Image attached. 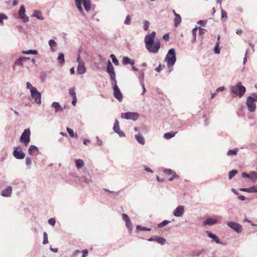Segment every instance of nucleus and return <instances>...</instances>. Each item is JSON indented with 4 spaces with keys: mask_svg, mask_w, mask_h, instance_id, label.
I'll return each mask as SVG.
<instances>
[{
    "mask_svg": "<svg viewBox=\"0 0 257 257\" xmlns=\"http://www.w3.org/2000/svg\"><path fill=\"white\" fill-rule=\"evenodd\" d=\"M155 241L161 245H164L166 241V240L165 238L159 236H155Z\"/></svg>",
    "mask_w": 257,
    "mask_h": 257,
    "instance_id": "cd10ccee",
    "label": "nucleus"
},
{
    "mask_svg": "<svg viewBox=\"0 0 257 257\" xmlns=\"http://www.w3.org/2000/svg\"><path fill=\"white\" fill-rule=\"evenodd\" d=\"M111 83L113 90V94L114 97L117 99L119 102H121L123 99V95L117 85L116 80L111 81Z\"/></svg>",
    "mask_w": 257,
    "mask_h": 257,
    "instance_id": "39448f33",
    "label": "nucleus"
},
{
    "mask_svg": "<svg viewBox=\"0 0 257 257\" xmlns=\"http://www.w3.org/2000/svg\"><path fill=\"white\" fill-rule=\"evenodd\" d=\"M52 106L55 108V111L56 112H61L65 108V106H64V107H62L60 104L56 101L52 103Z\"/></svg>",
    "mask_w": 257,
    "mask_h": 257,
    "instance_id": "4be33fe9",
    "label": "nucleus"
},
{
    "mask_svg": "<svg viewBox=\"0 0 257 257\" xmlns=\"http://www.w3.org/2000/svg\"><path fill=\"white\" fill-rule=\"evenodd\" d=\"M227 224L237 233H240L242 231V227L238 223L232 221H229L227 223Z\"/></svg>",
    "mask_w": 257,
    "mask_h": 257,
    "instance_id": "f8f14e48",
    "label": "nucleus"
},
{
    "mask_svg": "<svg viewBox=\"0 0 257 257\" xmlns=\"http://www.w3.org/2000/svg\"><path fill=\"white\" fill-rule=\"evenodd\" d=\"M225 89V87L224 86H220L216 89V92L218 93L219 92H221L224 91Z\"/></svg>",
    "mask_w": 257,
    "mask_h": 257,
    "instance_id": "052dcab7",
    "label": "nucleus"
},
{
    "mask_svg": "<svg viewBox=\"0 0 257 257\" xmlns=\"http://www.w3.org/2000/svg\"><path fill=\"white\" fill-rule=\"evenodd\" d=\"M29 60V58L28 57H20L19 59H17V65H22L23 63L26 62V61Z\"/></svg>",
    "mask_w": 257,
    "mask_h": 257,
    "instance_id": "473e14b6",
    "label": "nucleus"
},
{
    "mask_svg": "<svg viewBox=\"0 0 257 257\" xmlns=\"http://www.w3.org/2000/svg\"><path fill=\"white\" fill-rule=\"evenodd\" d=\"M113 130L116 134H117L119 136V137H120V138L125 137V135L123 131L120 130L119 125V122L117 119H116L115 120V122H114V125L113 126Z\"/></svg>",
    "mask_w": 257,
    "mask_h": 257,
    "instance_id": "ddd939ff",
    "label": "nucleus"
},
{
    "mask_svg": "<svg viewBox=\"0 0 257 257\" xmlns=\"http://www.w3.org/2000/svg\"><path fill=\"white\" fill-rule=\"evenodd\" d=\"M75 163L76 167L78 170L82 168L84 165L83 161L80 159H76L75 160Z\"/></svg>",
    "mask_w": 257,
    "mask_h": 257,
    "instance_id": "a878e982",
    "label": "nucleus"
},
{
    "mask_svg": "<svg viewBox=\"0 0 257 257\" xmlns=\"http://www.w3.org/2000/svg\"><path fill=\"white\" fill-rule=\"evenodd\" d=\"M240 190L248 193H257V186H253L248 188H241Z\"/></svg>",
    "mask_w": 257,
    "mask_h": 257,
    "instance_id": "412c9836",
    "label": "nucleus"
},
{
    "mask_svg": "<svg viewBox=\"0 0 257 257\" xmlns=\"http://www.w3.org/2000/svg\"><path fill=\"white\" fill-rule=\"evenodd\" d=\"M69 94L72 96L73 98L76 97V94L75 92V89L74 88H71L69 89Z\"/></svg>",
    "mask_w": 257,
    "mask_h": 257,
    "instance_id": "09e8293b",
    "label": "nucleus"
},
{
    "mask_svg": "<svg viewBox=\"0 0 257 257\" xmlns=\"http://www.w3.org/2000/svg\"><path fill=\"white\" fill-rule=\"evenodd\" d=\"M8 18L5 15L3 14H0V24H2L3 23V20L4 19L6 20Z\"/></svg>",
    "mask_w": 257,
    "mask_h": 257,
    "instance_id": "13d9d810",
    "label": "nucleus"
},
{
    "mask_svg": "<svg viewBox=\"0 0 257 257\" xmlns=\"http://www.w3.org/2000/svg\"><path fill=\"white\" fill-rule=\"evenodd\" d=\"M256 101L253 99L251 97H247L246 98V105L248 110L250 112H254L256 109Z\"/></svg>",
    "mask_w": 257,
    "mask_h": 257,
    "instance_id": "1a4fd4ad",
    "label": "nucleus"
},
{
    "mask_svg": "<svg viewBox=\"0 0 257 257\" xmlns=\"http://www.w3.org/2000/svg\"><path fill=\"white\" fill-rule=\"evenodd\" d=\"M22 53L27 55H37L38 54V52L36 50H29L27 51H23Z\"/></svg>",
    "mask_w": 257,
    "mask_h": 257,
    "instance_id": "2f4dec72",
    "label": "nucleus"
},
{
    "mask_svg": "<svg viewBox=\"0 0 257 257\" xmlns=\"http://www.w3.org/2000/svg\"><path fill=\"white\" fill-rule=\"evenodd\" d=\"M25 156V154L22 151L21 148L17 147V159H24Z\"/></svg>",
    "mask_w": 257,
    "mask_h": 257,
    "instance_id": "c756f323",
    "label": "nucleus"
},
{
    "mask_svg": "<svg viewBox=\"0 0 257 257\" xmlns=\"http://www.w3.org/2000/svg\"><path fill=\"white\" fill-rule=\"evenodd\" d=\"M32 17H35L40 20H44V17L42 16V13L39 11L35 10L33 12V14H32Z\"/></svg>",
    "mask_w": 257,
    "mask_h": 257,
    "instance_id": "bb28decb",
    "label": "nucleus"
},
{
    "mask_svg": "<svg viewBox=\"0 0 257 257\" xmlns=\"http://www.w3.org/2000/svg\"><path fill=\"white\" fill-rule=\"evenodd\" d=\"M250 178L249 179L253 182L255 183L257 180V172L255 171H252L250 172Z\"/></svg>",
    "mask_w": 257,
    "mask_h": 257,
    "instance_id": "c85d7f7f",
    "label": "nucleus"
},
{
    "mask_svg": "<svg viewBox=\"0 0 257 257\" xmlns=\"http://www.w3.org/2000/svg\"><path fill=\"white\" fill-rule=\"evenodd\" d=\"M206 233L207 234V235L211 238H212L213 241L217 244H221L223 245H224V243H223L219 238V237L216 235L215 234H213L211 232L209 231H206Z\"/></svg>",
    "mask_w": 257,
    "mask_h": 257,
    "instance_id": "dca6fc26",
    "label": "nucleus"
},
{
    "mask_svg": "<svg viewBox=\"0 0 257 257\" xmlns=\"http://www.w3.org/2000/svg\"><path fill=\"white\" fill-rule=\"evenodd\" d=\"M79 253L80 251L79 250H76L73 252L70 257H76Z\"/></svg>",
    "mask_w": 257,
    "mask_h": 257,
    "instance_id": "e2e57ef3",
    "label": "nucleus"
},
{
    "mask_svg": "<svg viewBox=\"0 0 257 257\" xmlns=\"http://www.w3.org/2000/svg\"><path fill=\"white\" fill-rule=\"evenodd\" d=\"M87 254H88V250H87V249H84L82 251V257H86L87 256Z\"/></svg>",
    "mask_w": 257,
    "mask_h": 257,
    "instance_id": "774afa93",
    "label": "nucleus"
},
{
    "mask_svg": "<svg viewBox=\"0 0 257 257\" xmlns=\"http://www.w3.org/2000/svg\"><path fill=\"white\" fill-rule=\"evenodd\" d=\"M163 38L166 41H168L170 38V36H169V34H164L163 36Z\"/></svg>",
    "mask_w": 257,
    "mask_h": 257,
    "instance_id": "69168bd1",
    "label": "nucleus"
},
{
    "mask_svg": "<svg viewBox=\"0 0 257 257\" xmlns=\"http://www.w3.org/2000/svg\"><path fill=\"white\" fill-rule=\"evenodd\" d=\"M149 24L150 23L148 21L145 20L144 21L143 28L145 31H147L148 30L149 27Z\"/></svg>",
    "mask_w": 257,
    "mask_h": 257,
    "instance_id": "de8ad7c7",
    "label": "nucleus"
},
{
    "mask_svg": "<svg viewBox=\"0 0 257 257\" xmlns=\"http://www.w3.org/2000/svg\"><path fill=\"white\" fill-rule=\"evenodd\" d=\"M156 37L155 32L147 34L144 39L145 46L147 50L151 53L156 54L158 52L161 43L159 40H155Z\"/></svg>",
    "mask_w": 257,
    "mask_h": 257,
    "instance_id": "f257e3e1",
    "label": "nucleus"
},
{
    "mask_svg": "<svg viewBox=\"0 0 257 257\" xmlns=\"http://www.w3.org/2000/svg\"><path fill=\"white\" fill-rule=\"evenodd\" d=\"M136 229L137 230H140L142 231H151V228H147L146 227H143L141 225H137L136 227Z\"/></svg>",
    "mask_w": 257,
    "mask_h": 257,
    "instance_id": "79ce46f5",
    "label": "nucleus"
},
{
    "mask_svg": "<svg viewBox=\"0 0 257 257\" xmlns=\"http://www.w3.org/2000/svg\"><path fill=\"white\" fill-rule=\"evenodd\" d=\"M248 97H251L253 99H254V100L257 102V93H253L250 96H249Z\"/></svg>",
    "mask_w": 257,
    "mask_h": 257,
    "instance_id": "680f3d73",
    "label": "nucleus"
},
{
    "mask_svg": "<svg viewBox=\"0 0 257 257\" xmlns=\"http://www.w3.org/2000/svg\"><path fill=\"white\" fill-rule=\"evenodd\" d=\"M39 149L37 147L34 145H31L28 149L29 154L31 156H34L38 154Z\"/></svg>",
    "mask_w": 257,
    "mask_h": 257,
    "instance_id": "6ab92c4d",
    "label": "nucleus"
},
{
    "mask_svg": "<svg viewBox=\"0 0 257 257\" xmlns=\"http://www.w3.org/2000/svg\"><path fill=\"white\" fill-rule=\"evenodd\" d=\"M48 243V235L46 232H44L43 233V243L44 244H46Z\"/></svg>",
    "mask_w": 257,
    "mask_h": 257,
    "instance_id": "c03bdc74",
    "label": "nucleus"
},
{
    "mask_svg": "<svg viewBox=\"0 0 257 257\" xmlns=\"http://www.w3.org/2000/svg\"><path fill=\"white\" fill-rule=\"evenodd\" d=\"M170 222V221L164 220L163 221H162L161 223H159L158 225V227L159 228H162L166 225L168 224Z\"/></svg>",
    "mask_w": 257,
    "mask_h": 257,
    "instance_id": "37998d69",
    "label": "nucleus"
},
{
    "mask_svg": "<svg viewBox=\"0 0 257 257\" xmlns=\"http://www.w3.org/2000/svg\"><path fill=\"white\" fill-rule=\"evenodd\" d=\"M122 218L124 220V221L126 222H128L130 220L128 216L126 214L123 213L122 214Z\"/></svg>",
    "mask_w": 257,
    "mask_h": 257,
    "instance_id": "6e6d98bb",
    "label": "nucleus"
},
{
    "mask_svg": "<svg viewBox=\"0 0 257 257\" xmlns=\"http://www.w3.org/2000/svg\"><path fill=\"white\" fill-rule=\"evenodd\" d=\"M221 16L222 19H226L227 18V15L226 12L223 10L222 9H221Z\"/></svg>",
    "mask_w": 257,
    "mask_h": 257,
    "instance_id": "8fccbe9b",
    "label": "nucleus"
},
{
    "mask_svg": "<svg viewBox=\"0 0 257 257\" xmlns=\"http://www.w3.org/2000/svg\"><path fill=\"white\" fill-rule=\"evenodd\" d=\"M77 71L79 74H83L86 72V69L85 66L84 62H81V63L78 64Z\"/></svg>",
    "mask_w": 257,
    "mask_h": 257,
    "instance_id": "f3484780",
    "label": "nucleus"
},
{
    "mask_svg": "<svg viewBox=\"0 0 257 257\" xmlns=\"http://www.w3.org/2000/svg\"><path fill=\"white\" fill-rule=\"evenodd\" d=\"M165 61L167 62L168 66H172L176 61V52L174 48L170 49L165 57Z\"/></svg>",
    "mask_w": 257,
    "mask_h": 257,
    "instance_id": "20e7f679",
    "label": "nucleus"
},
{
    "mask_svg": "<svg viewBox=\"0 0 257 257\" xmlns=\"http://www.w3.org/2000/svg\"><path fill=\"white\" fill-rule=\"evenodd\" d=\"M32 164V159L29 157H27L26 158V164L27 166H30Z\"/></svg>",
    "mask_w": 257,
    "mask_h": 257,
    "instance_id": "603ef678",
    "label": "nucleus"
},
{
    "mask_svg": "<svg viewBox=\"0 0 257 257\" xmlns=\"http://www.w3.org/2000/svg\"><path fill=\"white\" fill-rule=\"evenodd\" d=\"M164 173L168 175L173 174L175 173L173 170L170 169H166L164 170Z\"/></svg>",
    "mask_w": 257,
    "mask_h": 257,
    "instance_id": "4d7b16f0",
    "label": "nucleus"
},
{
    "mask_svg": "<svg viewBox=\"0 0 257 257\" xmlns=\"http://www.w3.org/2000/svg\"><path fill=\"white\" fill-rule=\"evenodd\" d=\"M144 76H145L144 72L143 71H140L139 75L138 78L139 80V82H140V84H143L144 83Z\"/></svg>",
    "mask_w": 257,
    "mask_h": 257,
    "instance_id": "72a5a7b5",
    "label": "nucleus"
},
{
    "mask_svg": "<svg viewBox=\"0 0 257 257\" xmlns=\"http://www.w3.org/2000/svg\"><path fill=\"white\" fill-rule=\"evenodd\" d=\"M176 133L174 132L167 133L164 134V137L166 139H170L175 136Z\"/></svg>",
    "mask_w": 257,
    "mask_h": 257,
    "instance_id": "c9c22d12",
    "label": "nucleus"
},
{
    "mask_svg": "<svg viewBox=\"0 0 257 257\" xmlns=\"http://www.w3.org/2000/svg\"><path fill=\"white\" fill-rule=\"evenodd\" d=\"M237 173L236 170H232L229 172V179H231Z\"/></svg>",
    "mask_w": 257,
    "mask_h": 257,
    "instance_id": "49530a36",
    "label": "nucleus"
},
{
    "mask_svg": "<svg viewBox=\"0 0 257 257\" xmlns=\"http://www.w3.org/2000/svg\"><path fill=\"white\" fill-rule=\"evenodd\" d=\"M84 173L85 174L83 175L80 178V181L82 183L89 184L92 182L90 175L87 170L84 171Z\"/></svg>",
    "mask_w": 257,
    "mask_h": 257,
    "instance_id": "2eb2a0df",
    "label": "nucleus"
},
{
    "mask_svg": "<svg viewBox=\"0 0 257 257\" xmlns=\"http://www.w3.org/2000/svg\"><path fill=\"white\" fill-rule=\"evenodd\" d=\"M135 139L141 145H144L145 143V140L144 137L140 134H138L135 136Z\"/></svg>",
    "mask_w": 257,
    "mask_h": 257,
    "instance_id": "393cba45",
    "label": "nucleus"
},
{
    "mask_svg": "<svg viewBox=\"0 0 257 257\" xmlns=\"http://www.w3.org/2000/svg\"><path fill=\"white\" fill-rule=\"evenodd\" d=\"M26 85L27 88L30 90V92H31L33 89H36V88L33 87L31 83L29 82H27Z\"/></svg>",
    "mask_w": 257,
    "mask_h": 257,
    "instance_id": "5fc2aeb1",
    "label": "nucleus"
},
{
    "mask_svg": "<svg viewBox=\"0 0 257 257\" xmlns=\"http://www.w3.org/2000/svg\"><path fill=\"white\" fill-rule=\"evenodd\" d=\"M207 21L206 20H200L198 21V24L201 25L205 26L206 24Z\"/></svg>",
    "mask_w": 257,
    "mask_h": 257,
    "instance_id": "338daca9",
    "label": "nucleus"
},
{
    "mask_svg": "<svg viewBox=\"0 0 257 257\" xmlns=\"http://www.w3.org/2000/svg\"><path fill=\"white\" fill-rule=\"evenodd\" d=\"M238 151V150L237 148H235L233 150H230L227 152V154L228 156L235 155L237 154Z\"/></svg>",
    "mask_w": 257,
    "mask_h": 257,
    "instance_id": "4c0bfd02",
    "label": "nucleus"
},
{
    "mask_svg": "<svg viewBox=\"0 0 257 257\" xmlns=\"http://www.w3.org/2000/svg\"><path fill=\"white\" fill-rule=\"evenodd\" d=\"M25 8L24 5H22L20 7V10L18 13L20 19L24 23L29 21V18L25 14Z\"/></svg>",
    "mask_w": 257,
    "mask_h": 257,
    "instance_id": "9b49d317",
    "label": "nucleus"
},
{
    "mask_svg": "<svg viewBox=\"0 0 257 257\" xmlns=\"http://www.w3.org/2000/svg\"><path fill=\"white\" fill-rule=\"evenodd\" d=\"M181 22V17L180 15L176 14L175 18L174 19V25L175 27H177Z\"/></svg>",
    "mask_w": 257,
    "mask_h": 257,
    "instance_id": "7c9ffc66",
    "label": "nucleus"
},
{
    "mask_svg": "<svg viewBox=\"0 0 257 257\" xmlns=\"http://www.w3.org/2000/svg\"><path fill=\"white\" fill-rule=\"evenodd\" d=\"M58 61L59 63L61 64H63L64 63V55L63 53H60L59 54L58 57Z\"/></svg>",
    "mask_w": 257,
    "mask_h": 257,
    "instance_id": "f704fd0d",
    "label": "nucleus"
},
{
    "mask_svg": "<svg viewBox=\"0 0 257 257\" xmlns=\"http://www.w3.org/2000/svg\"><path fill=\"white\" fill-rule=\"evenodd\" d=\"M76 7L81 14H83L84 12L82 7V4H83V6L85 11L87 12H89L91 9V2L90 0H75Z\"/></svg>",
    "mask_w": 257,
    "mask_h": 257,
    "instance_id": "f03ea898",
    "label": "nucleus"
},
{
    "mask_svg": "<svg viewBox=\"0 0 257 257\" xmlns=\"http://www.w3.org/2000/svg\"><path fill=\"white\" fill-rule=\"evenodd\" d=\"M164 68H165V65H161V64H160L159 66L156 68L155 70L157 72H159L161 70H162Z\"/></svg>",
    "mask_w": 257,
    "mask_h": 257,
    "instance_id": "864d4df0",
    "label": "nucleus"
},
{
    "mask_svg": "<svg viewBox=\"0 0 257 257\" xmlns=\"http://www.w3.org/2000/svg\"><path fill=\"white\" fill-rule=\"evenodd\" d=\"M217 222V220L214 218L210 217L207 219H206L205 220H204L203 222V225H208V226H211L215 224H216Z\"/></svg>",
    "mask_w": 257,
    "mask_h": 257,
    "instance_id": "a211bd4d",
    "label": "nucleus"
},
{
    "mask_svg": "<svg viewBox=\"0 0 257 257\" xmlns=\"http://www.w3.org/2000/svg\"><path fill=\"white\" fill-rule=\"evenodd\" d=\"M131 23V17L130 15H127L124 21V24L127 25H130Z\"/></svg>",
    "mask_w": 257,
    "mask_h": 257,
    "instance_id": "a18cd8bd",
    "label": "nucleus"
},
{
    "mask_svg": "<svg viewBox=\"0 0 257 257\" xmlns=\"http://www.w3.org/2000/svg\"><path fill=\"white\" fill-rule=\"evenodd\" d=\"M125 225H126V226L129 231V233L131 234L132 229H133V225H132V222L130 220V221H128V222H125Z\"/></svg>",
    "mask_w": 257,
    "mask_h": 257,
    "instance_id": "ea45409f",
    "label": "nucleus"
},
{
    "mask_svg": "<svg viewBox=\"0 0 257 257\" xmlns=\"http://www.w3.org/2000/svg\"><path fill=\"white\" fill-rule=\"evenodd\" d=\"M30 92L32 97L35 100V102L37 104H41V94L37 90V88L33 89Z\"/></svg>",
    "mask_w": 257,
    "mask_h": 257,
    "instance_id": "9d476101",
    "label": "nucleus"
},
{
    "mask_svg": "<svg viewBox=\"0 0 257 257\" xmlns=\"http://www.w3.org/2000/svg\"><path fill=\"white\" fill-rule=\"evenodd\" d=\"M248 49H247L245 51L244 57L243 58V65H245L247 62V54L248 53Z\"/></svg>",
    "mask_w": 257,
    "mask_h": 257,
    "instance_id": "bf43d9fd",
    "label": "nucleus"
},
{
    "mask_svg": "<svg viewBox=\"0 0 257 257\" xmlns=\"http://www.w3.org/2000/svg\"><path fill=\"white\" fill-rule=\"evenodd\" d=\"M48 44L52 52L56 51L57 49V44L54 40L50 39L48 42Z\"/></svg>",
    "mask_w": 257,
    "mask_h": 257,
    "instance_id": "aec40b11",
    "label": "nucleus"
},
{
    "mask_svg": "<svg viewBox=\"0 0 257 257\" xmlns=\"http://www.w3.org/2000/svg\"><path fill=\"white\" fill-rule=\"evenodd\" d=\"M56 223V220L54 218H51L48 220V223L52 226H54Z\"/></svg>",
    "mask_w": 257,
    "mask_h": 257,
    "instance_id": "3c124183",
    "label": "nucleus"
},
{
    "mask_svg": "<svg viewBox=\"0 0 257 257\" xmlns=\"http://www.w3.org/2000/svg\"><path fill=\"white\" fill-rule=\"evenodd\" d=\"M231 92L236 96L241 97L246 91V88L241 85V82H238L235 85L232 86L231 88Z\"/></svg>",
    "mask_w": 257,
    "mask_h": 257,
    "instance_id": "7ed1b4c3",
    "label": "nucleus"
},
{
    "mask_svg": "<svg viewBox=\"0 0 257 257\" xmlns=\"http://www.w3.org/2000/svg\"><path fill=\"white\" fill-rule=\"evenodd\" d=\"M185 212V207L183 205L177 206L173 211V215L177 217H181Z\"/></svg>",
    "mask_w": 257,
    "mask_h": 257,
    "instance_id": "4468645a",
    "label": "nucleus"
},
{
    "mask_svg": "<svg viewBox=\"0 0 257 257\" xmlns=\"http://www.w3.org/2000/svg\"><path fill=\"white\" fill-rule=\"evenodd\" d=\"M67 131L71 138H76L77 137L76 133H74L71 128L67 127Z\"/></svg>",
    "mask_w": 257,
    "mask_h": 257,
    "instance_id": "e433bc0d",
    "label": "nucleus"
},
{
    "mask_svg": "<svg viewBox=\"0 0 257 257\" xmlns=\"http://www.w3.org/2000/svg\"><path fill=\"white\" fill-rule=\"evenodd\" d=\"M110 57L112 59V62L114 63L115 65L117 66L119 65V62L118 60L116 59V58L113 54H111Z\"/></svg>",
    "mask_w": 257,
    "mask_h": 257,
    "instance_id": "a19ab883",
    "label": "nucleus"
},
{
    "mask_svg": "<svg viewBox=\"0 0 257 257\" xmlns=\"http://www.w3.org/2000/svg\"><path fill=\"white\" fill-rule=\"evenodd\" d=\"M135 62L134 60L131 59L127 57H124L122 59V64L123 65L130 64L131 66L134 65Z\"/></svg>",
    "mask_w": 257,
    "mask_h": 257,
    "instance_id": "b1692460",
    "label": "nucleus"
},
{
    "mask_svg": "<svg viewBox=\"0 0 257 257\" xmlns=\"http://www.w3.org/2000/svg\"><path fill=\"white\" fill-rule=\"evenodd\" d=\"M197 29H198V28L197 26H195V27L193 29V30L192 31V33L193 36H196V32H197Z\"/></svg>",
    "mask_w": 257,
    "mask_h": 257,
    "instance_id": "0e129e2a",
    "label": "nucleus"
},
{
    "mask_svg": "<svg viewBox=\"0 0 257 257\" xmlns=\"http://www.w3.org/2000/svg\"><path fill=\"white\" fill-rule=\"evenodd\" d=\"M12 192V188L11 186H8L2 192L1 195L4 197H8L11 194Z\"/></svg>",
    "mask_w": 257,
    "mask_h": 257,
    "instance_id": "5701e85b",
    "label": "nucleus"
},
{
    "mask_svg": "<svg viewBox=\"0 0 257 257\" xmlns=\"http://www.w3.org/2000/svg\"><path fill=\"white\" fill-rule=\"evenodd\" d=\"M120 116L122 118L136 121L139 118V114L137 112H127L121 113Z\"/></svg>",
    "mask_w": 257,
    "mask_h": 257,
    "instance_id": "0eeeda50",
    "label": "nucleus"
},
{
    "mask_svg": "<svg viewBox=\"0 0 257 257\" xmlns=\"http://www.w3.org/2000/svg\"><path fill=\"white\" fill-rule=\"evenodd\" d=\"M31 131L29 128L25 129L22 133L20 141L27 146L30 142Z\"/></svg>",
    "mask_w": 257,
    "mask_h": 257,
    "instance_id": "423d86ee",
    "label": "nucleus"
},
{
    "mask_svg": "<svg viewBox=\"0 0 257 257\" xmlns=\"http://www.w3.org/2000/svg\"><path fill=\"white\" fill-rule=\"evenodd\" d=\"M106 71L109 75L111 82L116 80L114 67L110 61L107 62Z\"/></svg>",
    "mask_w": 257,
    "mask_h": 257,
    "instance_id": "6e6552de",
    "label": "nucleus"
},
{
    "mask_svg": "<svg viewBox=\"0 0 257 257\" xmlns=\"http://www.w3.org/2000/svg\"><path fill=\"white\" fill-rule=\"evenodd\" d=\"M219 45L218 42H216L214 47V53L217 54H219L220 53V50L219 48Z\"/></svg>",
    "mask_w": 257,
    "mask_h": 257,
    "instance_id": "58836bf2",
    "label": "nucleus"
}]
</instances>
